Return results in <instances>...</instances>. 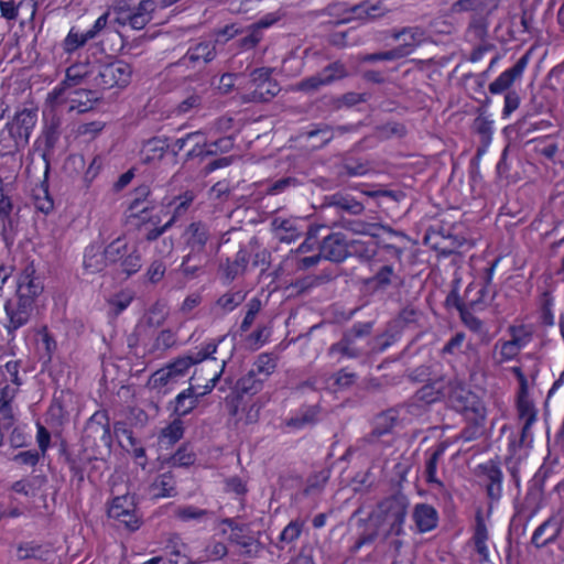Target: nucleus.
Returning a JSON list of instances; mask_svg holds the SVG:
<instances>
[{
    "label": "nucleus",
    "instance_id": "obj_9",
    "mask_svg": "<svg viewBox=\"0 0 564 564\" xmlns=\"http://www.w3.org/2000/svg\"><path fill=\"white\" fill-rule=\"evenodd\" d=\"M348 75L346 67L339 61L325 66L321 73L306 77L296 84V90L312 93L318 90L322 86L329 85L337 79Z\"/></svg>",
    "mask_w": 564,
    "mask_h": 564
},
{
    "label": "nucleus",
    "instance_id": "obj_38",
    "mask_svg": "<svg viewBox=\"0 0 564 564\" xmlns=\"http://www.w3.org/2000/svg\"><path fill=\"white\" fill-rule=\"evenodd\" d=\"M214 512L207 509H200L195 506H183L175 510V517L182 521L203 522L213 518Z\"/></svg>",
    "mask_w": 564,
    "mask_h": 564
},
{
    "label": "nucleus",
    "instance_id": "obj_53",
    "mask_svg": "<svg viewBox=\"0 0 564 564\" xmlns=\"http://www.w3.org/2000/svg\"><path fill=\"white\" fill-rule=\"evenodd\" d=\"M521 347L522 344L519 337H513L511 340L503 341L500 345L499 361L505 362L512 360L519 354Z\"/></svg>",
    "mask_w": 564,
    "mask_h": 564
},
{
    "label": "nucleus",
    "instance_id": "obj_22",
    "mask_svg": "<svg viewBox=\"0 0 564 564\" xmlns=\"http://www.w3.org/2000/svg\"><path fill=\"white\" fill-rule=\"evenodd\" d=\"M409 507V500L405 495L401 491H397L390 497V519L393 518V522L390 523V533L400 534L402 532V525L404 523Z\"/></svg>",
    "mask_w": 564,
    "mask_h": 564
},
{
    "label": "nucleus",
    "instance_id": "obj_62",
    "mask_svg": "<svg viewBox=\"0 0 564 564\" xmlns=\"http://www.w3.org/2000/svg\"><path fill=\"white\" fill-rule=\"evenodd\" d=\"M273 69L270 67H259L251 72L250 78L251 83L256 85V88L264 87L269 82L273 80L272 75Z\"/></svg>",
    "mask_w": 564,
    "mask_h": 564
},
{
    "label": "nucleus",
    "instance_id": "obj_50",
    "mask_svg": "<svg viewBox=\"0 0 564 564\" xmlns=\"http://www.w3.org/2000/svg\"><path fill=\"white\" fill-rule=\"evenodd\" d=\"M166 315L165 306L156 302L150 307L144 321L149 327H160L164 324Z\"/></svg>",
    "mask_w": 564,
    "mask_h": 564
},
{
    "label": "nucleus",
    "instance_id": "obj_23",
    "mask_svg": "<svg viewBox=\"0 0 564 564\" xmlns=\"http://www.w3.org/2000/svg\"><path fill=\"white\" fill-rule=\"evenodd\" d=\"M413 520L421 533L432 531L438 522V513L434 507L427 503H419L413 510Z\"/></svg>",
    "mask_w": 564,
    "mask_h": 564
},
{
    "label": "nucleus",
    "instance_id": "obj_51",
    "mask_svg": "<svg viewBox=\"0 0 564 564\" xmlns=\"http://www.w3.org/2000/svg\"><path fill=\"white\" fill-rule=\"evenodd\" d=\"M241 554L249 558H256L263 551V544L253 535L248 534L239 544Z\"/></svg>",
    "mask_w": 564,
    "mask_h": 564
},
{
    "label": "nucleus",
    "instance_id": "obj_55",
    "mask_svg": "<svg viewBox=\"0 0 564 564\" xmlns=\"http://www.w3.org/2000/svg\"><path fill=\"white\" fill-rule=\"evenodd\" d=\"M246 35L239 39L238 46L242 50H251L254 48L260 41L263 39V34H260V31L251 28V24L243 28Z\"/></svg>",
    "mask_w": 564,
    "mask_h": 564
},
{
    "label": "nucleus",
    "instance_id": "obj_15",
    "mask_svg": "<svg viewBox=\"0 0 564 564\" xmlns=\"http://www.w3.org/2000/svg\"><path fill=\"white\" fill-rule=\"evenodd\" d=\"M185 235V246L192 251V258H197V253L205 252L206 245L210 238L209 228L205 223H191L186 228Z\"/></svg>",
    "mask_w": 564,
    "mask_h": 564
},
{
    "label": "nucleus",
    "instance_id": "obj_6",
    "mask_svg": "<svg viewBox=\"0 0 564 564\" xmlns=\"http://www.w3.org/2000/svg\"><path fill=\"white\" fill-rule=\"evenodd\" d=\"M108 517L117 520L130 532L137 531L142 523L141 518L137 514L133 498L130 496L113 498L108 508Z\"/></svg>",
    "mask_w": 564,
    "mask_h": 564
},
{
    "label": "nucleus",
    "instance_id": "obj_26",
    "mask_svg": "<svg viewBox=\"0 0 564 564\" xmlns=\"http://www.w3.org/2000/svg\"><path fill=\"white\" fill-rule=\"evenodd\" d=\"M52 551L50 547L39 544L34 541L30 542H21L17 546V557L19 560H29L34 558L37 561L46 562L52 556Z\"/></svg>",
    "mask_w": 564,
    "mask_h": 564
},
{
    "label": "nucleus",
    "instance_id": "obj_41",
    "mask_svg": "<svg viewBox=\"0 0 564 564\" xmlns=\"http://www.w3.org/2000/svg\"><path fill=\"white\" fill-rule=\"evenodd\" d=\"M84 268L90 273L100 272L107 265L104 253L99 254L95 246L86 248L84 253Z\"/></svg>",
    "mask_w": 564,
    "mask_h": 564
},
{
    "label": "nucleus",
    "instance_id": "obj_4",
    "mask_svg": "<svg viewBox=\"0 0 564 564\" xmlns=\"http://www.w3.org/2000/svg\"><path fill=\"white\" fill-rule=\"evenodd\" d=\"M388 519V499L384 498L377 503L375 510H372L367 520V529L360 534L355 542L354 549L358 550L362 545L372 543L377 536H381L382 540L388 538V528L386 522Z\"/></svg>",
    "mask_w": 564,
    "mask_h": 564
},
{
    "label": "nucleus",
    "instance_id": "obj_25",
    "mask_svg": "<svg viewBox=\"0 0 564 564\" xmlns=\"http://www.w3.org/2000/svg\"><path fill=\"white\" fill-rule=\"evenodd\" d=\"M59 456L63 458L64 463L67 464L70 473L77 470V468H86L94 459V457L86 454V447L75 452L69 449L64 441L59 446Z\"/></svg>",
    "mask_w": 564,
    "mask_h": 564
},
{
    "label": "nucleus",
    "instance_id": "obj_13",
    "mask_svg": "<svg viewBox=\"0 0 564 564\" xmlns=\"http://www.w3.org/2000/svg\"><path fill=\"white\" fill-rule=\"evenodd\" d=\"M349 242L343 232H332L319 243V251L323 259L330 262L340 263L350 253L348 251Z\"/></svg>",
    "mask_w": 564,
    "mask_h": 564
},
{
    "label": "nucleus",
    "instance_id": "obj_10",
    "mask_svg": "<svg viewBox=\"0 0 564 564\" xmlns=\"http://www.w3.org/2000/svg\"><path fill=\"white\" fill-rule=\"evenodd\" d=\"M425 40L419 28H405L390 37V59L410 55Z\"/></svg>",
    "mask_w": 564,
    "mask_h": 564
},
{
    "label": "nucleus",
    "instance_id": "obj_28",
    "mask_svg": "<svg viewBox=\"0 0 564 564\" xmlns=\"http://www.w3.org/2000/svg\"><path fill=\"white\" fill-rule=\"evenodd\" d=\"M325 203L328 206L337 207L351 215H358L364 210L362 204L348 194L335 193L333 195L325 196Z\"/></svg>",
    "mask_w": 564,
    "mask_h": 564
},
{
    "label": "nucleus",
    "instance_id": "obj_2",
    "mask_svg": "<svg viewBox=\"0 0 564 564\" xmlns=\"http://www.w3.org/2000/svg\"><path fill=\"white\" fill-rule=\"evenodd\" d=\"M82 438L84 445L90 446L94 452L101 453V449H105L109 453L111 451L112 436L107 411H97L88 419Z\"/></svg>",
    "mask_w": 564,
    "mask_h": 564
},
{
    "label": "nucleus",
    "instance_id": "obj_57",
    "mask_svg": "<svg viewBox=\"0 0 564 564\" xmlns=\"http://www.w3.org/2000/svg\"><path fill=\"white\" fill-rule=\"evenodd\" d=\"M248 311L240 325L241 333H246L253 324L257 314L261 310V301L258 297L251 299L247 304Z\"/></svg>",
    "mask_w": 564,
    "mask_h": 564
},
{
    "label": "nucleus",
    "instance_id": "obj_40",
    "mask_svg": "<svg viewBox=\"0 0 564 564\" xmlns=\"http://www.w3.org/2000/svg\"><path fill=\"white\" fill-rule=\"evenodd\" d=\"M275 368L276 362L274 358L270 354H261L258 356L250 371H253L256 376L265 381Z\"/></svg>",
    "mask_w": 564,
    "mask_h": 564
},
{
    "label": "nucleus",
    "instance_id": "obj_39",
    "mask_svg": "<svg viewBox=\"0 0 564 564\" xmlns=\"http://www.w3.org/2000/svg\"><path fill=\"white\" fill-rule=\"evenodd\" d=\"M129 246L122 238H117L104 249L107 265H116L128 251Z\"/></svg>",
    "mask_w": 564,
    "mask_h": 564
},
{
    "label": "nucleus",
    "instance_id": "obj_3",
    "mask_svg": "<svg viewBox=\"0 0 564 564\" xmlns=\"http://www.w3.org/2000/svg\"><path fill=\"white\" fill-rule=\"evenodd\" d=\"M131 75V65L121 59H117L115 62L100 65L94 82L97 87L102 89H110L113 87L123 88L129 85Z\"/></svg>",
    "mask_w": 564,
    "mask_h": 564
},
{
    "label": "nucleus",
    "instance_id": "obj_30",
    "mask_svg": "<svg viewBox=\"0 0 564 564\" xmlns=\"http://www.w3.org/2000/svg\"><path fill=\"white\" fill-rule=\"evenodd\" d=\"M216 56V48L209 42H200L194 47H191L187 53L182 57L181 63L188 61L189 63H196L200 59L204 63L212 62Z\"/></svg>",
    "mask_w": 564,
    "mask_h": 564
},
{
    "label": "nucleus",
    "instance_id": "obj_14",
    "mask_svg": "<svg viewBox=\"0 0 564 564\" xmlns=\"http://www.w3.org/2000/svg\"><path fill=\"white\" fill-rule=\"evenodd\" d=\"M61 124V119L56 116H53L50 120H46L44 129L42 131V139L44 142L42 159L45 162L46 175L50 172L51 158L54 154L55 147L62 133Z\"/></svg>",
    "mask_w": 564,
    "mask_h": 564
},
{
    "label": "nucleus",
    "instance_id": "obj_56",
    "mask_svg": "<svg viewBox=\"0 0 564 564\" xmlns=\"http://www.w3.org/2000/svg\"><path fill=\"white\" fill-rule=\"evenodd\" d=\"M366 96H367L366 94H358L355 91H349V93L341 95L340 97L334 98L333 106L336 109H339L343 106L352 107L360 102H365L367 100Z\"/></svg>",
    "mask_w": 564,
    "mask_h": 564
},
{
    "label": "nucleus",
    "instance_id": "obj_8",
    "mask_svg": "<svg viewBox=\"0 0 564 564\" xmlns=\"http://www.w3.org/2000/svg\"><path fill=\"white\" fill-rule=\"evenodd\" d=\"M196 365L191 354L180 356L166 365L164 368L156 370L149 380V384L156 389L166 386L170 382H176L186 371Z\"/></svg>",
    "mask_w": 564,
    "mask_h": 564
},
{
    "label": "nucleus",
    "instance_id": "obj_18",
    "mask_svg": "<svg viewBox=\"0 0 564 564\" xmlns=\"http://www.w3.org/2000/svg\"><path fill=\"white\" fill-rule=\"evenodd\" d=\"M517 408L519 419L523 422L521 443L525 444L532 440L531 427L536 422L538 411L533 403L523 395L519 398Z\"/></svg>",
    "mask_w": 564,
    "mask_h": 564
},
{
    "label": "nucleus",
    "instance_id": "obj_49",
    "mask_svg": "<svg viewBox=\"0 0 564 564\" xmlns=\"http://www.w3.org/2000/svg\"><path fill=\"white\" fill-rule=\"evenodd\" d=\"M415 395L419 401L433 403L442 397V384L440 382L425 384L416 391Z\"/></svg>",
    "mask_w": 564,
    "mask_h": 564
},
{
    "label": "nucleus",
    "instance_id": "obj_17",
    "mask_svg": "<svg viewBox=\"0 0 564 564\" xmlns=\"http://www.w3.org/2000/svg\"><path fill=\"white\" fill-rule=\"evenodd\" d=\"M384 7L382 2L378 1L377 3H370V1H362L358 4L351 6L344 10L345 13L351 14L350 17L343 18L336 22H333L334 25H339L351 21L352 19L357 20H375L384 14Z\"/></svg>",
    "mask_w": 564,
    "mask_h": 564
},
{
    "label": "nucleus",
    "instance_id": "obj_12",
    "mask_svg": "<svg viewBox=\"0 0 564 564\" xmlns=\"http://www.w3.org/2000/svg\"><path fill=\"white\" fill-rule=\"evenodd\" d=\"M473 545L480 562L490 561V545L494 543L490 540L489 529L486 523L482 510H477L475 514V524L473 527V535L470 538Z\"/></svg>",
    "mask_w": 564,
    "mask_h": 564
},
{
    "label": "nucleus",
    "instance_id": "obj_16",
    "mask_svg": "<svg viewBox=\"0 0 564 564\" xmlns=\"http://www.w3.org/2000/svg\"><path fill=\"white\" fill-rule=\"evenodd\" d=\"M34 270H32L31 273L25 270L24 273L20 275L14 299L35 307V300L42 294L43 285L37 279L32 276Z\"/></svg>",
    "mask_w": 564,
    "mask_h": 564
},
{
    "label": "nucleus",
    "instance_id": "obj_19",
    "mask_svg": "<svg viewBox=\"0 0 564 564\" xmlns=\"http://www.w3.org/2000/svg\"><path fill=\"white\" fill-rule=\"evenodd\" d=\"M321 406L318 404L302 405L294 416L284 420V425L292 430H302L313 426L319 421Z\"/></svg>",
    "mask_w": 564,
    "mask_h": 564
},
{
    "label": "nucleus",
    "instance_id": "obj_46",
    "mask_svg": "<svg viewBox=\"0 0 564 564\" xmlns=\"http://www.w3.org/2000/svg\"><path fill=\"white\" fill-rule=\"evenodd\" d=\"M196 460L195 453L191 449L188 444H183L176 453L170 458L173 466L189 467Z\"/></svg>",
    "mask_w": 564,
    "mask_h": 564
},
{
    "label": "nucleus",
    "instance_id": "obj_31",
    "mask_svg": "<svg viewBox=\"0 0 564 564\" xmlns=\"http://www.w3.org/2000/svg\"><path fill=\"white\" fill-rule=\"evenodd\" d=\"M263 380L256 376L253 371H248L247 375L237 380L235 388L232 391L239 393V395L245 397L254 395L260 392L263 388Z\"/></svg>",
    "mask_w": 564,
    "mask_h": 564
},
{
    "label": "nucleus",
    "instance_id": "obj_63",
    "mask_svg": "<svg viewBox=\"0 0 564 564\" xmlns=\"http://www.w3.org/2000/svg\"><path fill=\"white\" fill-rule=\"evenodd\" d=\"M176 343V336L171 329H163L158 335L153 348L160 350H166L173 347Z\"/></svg>",
    "mask_w": 564,
    "mask_h": 564
},
{
    "label": "nucleus",
    "instance_id": "obj_60",
    "mask_svg": "<svg viewBox=\"0 0 564 564\" xmlns=\"http://www.w3.org/2000/svg\"><path fill=\"white\" fill-rule=\"evenodd\" d=\"M132 296L128 294H116L109 300L110 313L113 316L121 314L132 302Z\"/></svg>",
    "mask_w": 564,
    "mask_h": 564
},
{
    "label": "nucleus",
    "instance_id": "obj_52",
    "mask_svg": "<svg viewBox=\"0 0 564 564\" xmlns=\"http://www.w3.org/2000/svg\"><path fill=\"white\" fill-rule=\"evenodd\" d=\"M150 195V188L148 185H141L134 189V198L131 200L129 209L131 212L137 210V213L132 214V216L139 217V214H145L153 207L145 206L142 209H138L140 204L145 202L147 197Z\"/></svg>",
    "mask_w": 564,
    "mask_h": 564
},
{
    "label": "nucleus",
    "instance_id": "obj_32",
    "mask_svg": "<svg viewBox=\"0 0 564 564\" xmlns=\"http://www.w3.org/2000/svg\"><path fill=\"white\" fill-rule=\"evenodd\" d=\"M196 257L197 258H192V251H188V253L184 256L180 267L183 275L188 279L198 276L203 272L205 263L207 262L206 252H199Z\"/></svg>",
    "mask_w": 564,
    "mask_h": 564
},
{
    "label": "nucleus",
    "instance_id": "obj_36",
    "mask_svg": "<svg viewBox=\"0 0 564 564\" xmlns=\"http://www.w3.org/2000/svg\"><path fill=\"white\" fill-rule=\"evenodd\" d=\"M467 403L458 405V409L476 424H481L486 417V410L481 402L471 393H467Z\"/></svg>",
    "mask_w": 564,
    "mask_h": 564
},
{
    "label": "nucleus",
    "instance_id": "obj_20",
    "mask_svg": "<svg viewBox=\"0 0 564 564\" xmlns=\"http://www.w3.org/2000/svg\"><path fill=\"white\" fill-rule=\"evenodd\" d=\"M13 208L14 206H10L0 209V236L8 248L13 246L19 228V216L18 213L13 214Z\"/></svg>",
    "mask_w": 564,
    "mask_h": 564
},
{
    "label": "nucleus",
    "instance_id": "obj_42",
    "mask_svg": "<svg viewBox=\"0 0 564 564\" xmlns=\"http://www.w3.org/2000/svg\"><path fill=\"white\" fill-rule=\"evenodd\" d=\"M335 278L333 271L324 270L321 274L315 276H306L304 279L296 280L293 284L299 292H305L314 286L327 283Z\"/></svg>",
    "mask_w": 564,
    "mask_h": 564
},
{
    "label": "nucleus",
    "instance_id": "obj_1",
    "mask_svg": "<svg viewBox=\"0 0 564 564\" xmlns=\"http://www.w3.org/2000/svg\"><path fill=\"white\" fill-rule=\"evenodd\" d=\"M196 406L197 398L194 397L193 386L177 394L172 410L176 417L161 431L159 436L160 441H166L169 445H173L178 442L184 435V423L182 417L189 414Z\"/></svg>",
    "mask_w": 564,
    "mask_h": 564
},
{
    "label": "nucleus",
    "instance_id": "obj_37",
    "mask_svg": "<svg viewBox=\"0 0 564 564\" xmlns=\"http://www.w3.org/2000/svg\"><path fill=\"white\" fill-rule=\"evenodd\" d=\"M41 340L37 344V350L40 354V361H42L43 365H47L52 361V357L54 351L57 348L56 340L54 337L48 333L47 327L44 326L40 332Z\"/></svg>",
    "mask_w": 564,
    "mask_h": 564
},
{
    "label": "nucleus",
    "instance_id": "obj_29",
    "mask_svg": "<svg viewBox=\"0 0 564 564\" xmlns=\"http://www.w3.org/2000/svg\"><path fill=\"white\" fill-rule=\"evenodd\" d=\"M48 175L46 176V172L44 173V180L41 184L33 189V198L35 208L48 215L54 209V200L48 192Z\"/></svg>",
    "mask_w": 564,
    "mask_h": 564
},
{
    "label": "nucleus",
    "instance_id": "obj_35",
    "mask_svg": "<svg viewBox=\"0 0 564 564\" xmlns=\"http://www.w3.org/2000/svg\"><path fill=\"white\" fill-rule=\"evenodd\" d=\"M281 88L276 80L269 82L264 87L256 88L249 95L243 97L245 102H268L274 98Z\"/></svg>",
    "mask_w": 564,
    "mask_h": 564
},
{
    "label": "nucleus",
    "instance_id": "obj_47",
    "mask_svg": "<svg viewBox=\"0 0 564 564\" xmlns=\"http://www.w3.org/2000/svg\"><path fill=\"white\" fill-rule=\"evenodd\" d=\"M223 524H226L230 528L231 533L229 535V541L235 544H239L249 533L250 528L246 523H238L232 518H225L221 520Z\"/></svg>",
    "mask_w": 564,
    "mask_h": 564
},
{
    "label": "nucleus",
    "instance_id": "obj_61",
    "mask_svg": "<svg viewBox=\"0 0 564 564\" xmlns=\"http://www.w3.org/2000/svg\"><path fill=\"white\" fill-rule=\"evenodd\" d=\"M243 300L245 296L241 295L239 292L226 293L217 300V305L223 307L225 311L230 312L235 310L237 306H239Z\"/></svg>",
    "mask_w": 564,
    "mask_h": 564
},
{
    "label": "nucleus",
    "instance_id": "obj_59",
    "mask_svg": "<svg viewBox=\"0 0 564 564\" xmlns=\"http://www.w3.org/2000/svg\"><path fill=\"white\" fill-rule=\"evenodd\" d=\"M167 141V138L162 139L160 137H153L145 142V147H148L150 152H153L152 158L158 154L159 159H163L165 153L170 151Z\"/></svg>",
    "mask_w": 564,
    "mask_h": 564
},
{
    "label": "nucleus",
    "instance_id": "obj_5",
    "mask_svg": "<svg viewBox=\"0 0 564 564\" xmlns=\"http://www.w3.org/2000/svg\"><path fill=\"white\" fill-rule=\"evenodd\" d=\"M34 308L33 305L21 302L14 297L7 300L4 304L6 322L3 326L9 337V344L14 340L17 330L30 322Z\"/></svg>",
    "mask_w": 564,
    "mask_h": 564
},
{
    "label": "nucleus",
    "instance_id": "obj_54",
    "mask_svg": "<svg viewBox=\"0 0 564 564\" xmlns=\"http://www.w3.org/2000/svg\"><path fill=\"white\" fill-rule=\"evenodd\" d=\"M88 41L89 39H86V32L78 33L73 28L63 42V48L67 53H73L84 46Z\"/></svg>",
    "mask_w": 564,
    "mask_h": 564
},
{
    "label": "nucleus",
    "instance_id": "obj_7",
    "mask_svg": "<svg viewBox=\"0 0 564 564\" xmlns=\"http://www.w3.org/2000/svg\"><path fill=\"white\" fill-rule=\"evenodd\" d=\"M531 52L522 55L511 67L505 69L495 80H492L488 90L491 95H501L508 91H514L512 86L520 82L530 63Z\"/></svg>",
    "mask_w": 564,
    "mask_h": 564
},
{
    "label": "nucleus",
    "instance_id": "obj_45",
    "mask_svg": "<svg viewBox=\"0 0 564 564\" xmlns=\"http://www.w3.org/2000/svg\"><path fill=\"white\" fill-rule=\"evenodd\" d=\"M249 262V253L246 249H240L236 258L232 262L228 261V265L226 268V276L229 280H234L239 273L243 272Z\"/></svg>",
    "mask_w": 564,
    "mask_h": 564
},
{
    "label": "nucleus",
    "instance_id": "obj_24",
    "mask_svg": "<svg viewBox=\"0 0 564 564\" xmlns=\"http://www.w3.org/2000/svg\"><path fill=\"white\" fill-rule=\"evenodd\" d=\"M101 97L96 91L89 89H74L69 91V111L76 110L78 113H84L94 108Z\"/></svg>",
    "mask_w": 564,
    "mask_h": 564
},
{
    "label": "nucleus",
    "instance_id": "obj_33",
    "mask_svg": "<svg viewBox=\"0 0 564 564\" xmlns=\"http://www.w3.org/2000/svg\"><path fill=\"white\" fill-rule=\"evenodd\" d=\"M175 484V478L171 471L159 475L151 485L153 496L155 498L174 497L176 495Z\"/></svg>",
    "mask_w": 564,
    "mask_h": 564
},
{
    "label": "nucleus",
    "instance_id": "obj_11",
    "mask_svg": "<svg viewBox=\"0 0 564 564\" xmlns=\"http://www.w3.org/2000/svg\"><path fill=\"white\" fill-rule=\"evenodd\" d=\"M36 118L37 115L35 110L24 108L18 111L11 121L7 122L6 129L17 145L21 142L24 144L29 142L31 131L36 123Z\"/></svg>",
    "mask_w": 564,
    "mask_h": 564
},
{
    "label": "nucleus",
    "instance_id": "obj_43",
    "mask_svg": "<svg viewBox=\"0 0 564 564\" xmlns=\"http://www.w3.org/2000/svg\"><path fill=\"white\" fill-rule=\"evenodd\" d=\"M304 523L299 520L291 521L280 533L279 543L276 546L280 550L284 549L283 544H290L299 539L302 533Z\"/></svg>",
    "mask_w": 564,
    "mask_h": 564
},
{
    "label": "nucleus",
    "instance_id": "obj_48",
    "mask_svg": "<svg viewBox=\"0 0 564 564\" xmlns=\"http://www.w3.org/2000/svg\"><path fill=\"white\" fill-rule=\"evenodd\" d=\"M352 343L354 339L345 333L338 343L330 346L329 352H339L340 355L349 358H357L359 357L360 351L352 346Z\"/></svg>",
    "mask_w": 564,
    "mask_h": 564
},
{
    "label": "nucleus",
    "instance_id": "obj_58",
    "mask_svg": "<svg viewBox=\"0 0 564 564\" xmlns=\"http://www.w3.org/2000/svg\"><path fill=\"white\" fill-rule=\"evenodd\" d=\"M272 225L278 230H283L285 232V235H281L279 237L280 241L292 242V241H294L300 236V234L293 227L292 223L290 220H288V219H278V218H275L272 221Z\"/></svg>",
    "mask_w": 564,
    "mask_h": 564
},
{
    "label": "nucleus",
    "instance_id": "obj_34",
    "mask_svg": "<svg viewBox=\"0 0 564 564\" xmlns=\"http://www.w3.org/2000/svg\"><path fill=\"white\" fill-rule=\"evenodd\" d=\"M489 285L484 282L478 285L476 283H470L466 289V295L470 296L474 291H476V296L469 299V305L473 310H480L486 306L489 301L492 299V295L489 291Z\"/></svg>",
    "mask_w": 564,
    "mask_h": 564
},
{
    "label": "nucleus",
    "instance_id": "obj_27",
    "mask_svg": "<svg viewBox=\"0 0 564 564\" xmlns=\"http://www.w3.org/2000/svg\"><path fill=\"white\" fill-rule=\"evenodd\" d=\"M117 273L130 278L142 268V256L137 247L129 248L126 254L115 265Z\"/></svg>",
    "mask_w": 564,
    "mask_h": 564
},
{
    "label": "nucleus",
    "instance_id": "obj_44",
    "mask_svg": "<svg viewBox=\"0 0 564 564\" xmlns=\"http://www.w3.org/2000/svg\"><path fill=\"white\" fill-rule=\"evenodd\" d=\"M329 476L330 470L327 468H323L319 471L314 473L307 478L306 486L303 489V494L308 496L311 494L322 490L325 484L328 481Z\"/></svg>",
    "mask_w": 564,
    "mask_h": 564
},
{
    "label": "nucleus",
    "instance_id": "obj_21",
    "mask_svg": "<svg viewBox=\"0 0 564 564\" xmlns=\"http://www.w3.org/2000/svg\"><path fill=\"white\" fill-rule=\"evenodd\" d=\"M561 530V522L556 518L551 517L535 529L531 541L536 547H543L554 542L560 535Z\"/></svg>",
    "mask_w": 564,
    "mask_h": 564
},
{
    "label": "nucleus",
    "instance_id": "obj_64",
    "mask_svg": "<svg viewBox=\"0 0 564 564\" xmlns=\"http://www.w3.org/2000/svg\"><path fill=\"white\" fill-rule=\"evenodd\" d=\"M520 106V96L514 91H508L505 94L502 117L508 118Z\"/></svg>",
    "mask_w": 564,
    "mask_h": 564
}]
</instances>
